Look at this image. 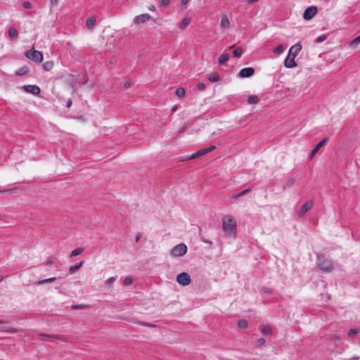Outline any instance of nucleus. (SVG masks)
I'll list each match as a JSON object with an SVG mask.
<instances>
[{"instance_id": "nucleus-23", "label": "nucleus", "mask_w": 360, "mask_h": 360, "mask_svg": "<svg viewBox=\"0 0 360 360\" xmlns=\"http://www.w3.org/2000/svg\"><path fill=\"white\" fill-rule=\"evenodd\" d=\"M247 101L249 104H255L259 101V98L257 96L252 95L248 96Z\"/></svg>"}, {"instance_id": "nucleus-56", "label": "nucleus", "mask_w": 360, "mask_h": 360, "mask_svg": "<svg viewBox=\"0 0 360 360\" xmlns=\"http://www.w3.org/2000/svg\"><path fill=\"white\" fill-rule=\"evenodd\" d=\"M176 108H177L176 105L173 106L172 108V112H175L176 110Z\"/></svg>"}, {"instance_id": "nucleus-21", "label": "nucleus", "mask_w": 360, "mask_h": 360, "mask_svg": "<svg viewBox=\"0 0 360 360\" xmlns=\"http://www.w3.org/2000/svg\"><path fill=\"white\" fill-rule=\"evenodd\" d=\"M18 31L14 27H10L8 30V35L12 39H16L18 37Z\"/></svg>"}, {"instance_id": "nucleus-19", "label": "nucleus", "mask_w": 360, "mask_h": 360, "mask_svg": "<svg viewBox=\"0 0 360 360\" xmlns=\"http://www.w3.org/2000/svg\"><path fill=\"white\" fill-rule=\"evenodd\" d=\"M56 278L55 277H52V278H46V279H43V280H40V281H37L36 282L34 283V285H41L45 283H53L56 281Z\"/></svg>"}, {"instance_id": "nucleus-54", "label": "nucleus", "mask_w": 360, "mask_h": 360, "mask_svg": "<svg viewBox=\"0 0 360 360\" xmlns=\"http://www.w3.org/2000/svg\"><path fill=\"white\" fill-rule=\"evenodd\" d=\"M143 325L144 326H151V327H153L154 325L151 324V323H142Z\"/></svg>"}, {"instance_id": "nucleus-14", "label": "nucleus", "mask_w": 360, "mask_h": 360, "mask_svg": "<svg viewBox=\"0 0 360 360\" xmlns=\"http://www.w3.org/2000/svg\"><path fill=\"white\" fill-rule=\"evenodd\" d=\"M205 154H206V150L204 148V149L198 150L195 153H193L191 156L187 158V160L195 159V158H197L200 156H202Z\"/></svg>"}, {"instance_id": "nucleus-20", "label": "nucleus", "mask_w": 360, "mask_h": 360, "mask_svg": "<svg viewBox=\"0 0 360 360\" xmlns=\"http://www.w3.org/2000/svg\"><path fill=\"white\" fill-rule=\"evenodd\" d=\"M54 63L52 60H48L43 63V68L45 71H49L53 69Z\"/></svg>"}, {"instance_id": "nucleus-11", "label": "nucleus", "mask_w": 360, "mask_h": 360, "mask_svg": "<svg viewBox=\"0 0 360 360\" xmlns=\"http://www.w3.org/2000/svg\"><path fill=\"white\" fill-rule=\"evenodd\" d=\"M151 18V16L148 13H144L141 15H139L135 17L134 19V24H140V23H144L146 21L149 20Z\"/></svg>"}, {"instance_id": "nucleus-42", "label": "nucleus", "mask_w": 360, "mask_h": 360, "mask_svg": "<svg viewBox=\"0 0 360 360\" xmlns=\"http://www.w3.org/2000/svg\"><path fill=\"white\" fill-rule=\"evenodd\" d=\"M22 6L25 8H30L32 6V4L29 1H24L22 4Z\"/></svg>"}, {"instance_id": "nucleus-15", "label": "nucleus", "mask_w": 360, "mask_h": 360, "mask_svg": "<svg viewBox=\"0 0 360 360\" xmlns=\"http://www.w3.org/2000/svg\"><path fill=\"white\" fill-rule=\"evenodd\" d=\"M230 56L227 53H224L221 54L219 57L218 62L219 65H222L229 60Z\"/></svg>"}, {"instance_id": "nucleus-33", "label": "nucleus", "mask_w": 360, "mask_h": 360, "mask_svg": "<svg viewBox=\"0 0 360 360\" xmlns=\"http://www.w3.org/2000/svg\"><path fill=\"white\" fill-rule=\"evenodd\" d=\"M262 331L264 334H270L271 333V328L269 326H264L262 327Z\"/></svg>"}, {"instance_id": "nucleus-12", "label": "nucleus", "mask_w": 360, "mask_h": 360, "mask_svg": "<svg viewBox=\"0 0 360 360\" xmlns=\"http://www.w3.org/2000/svg\"><path fill=\"white\" fill-rule=\"evenodd\" d=\"M328 141V138H324L322 139L311 151L310 158H312L314 155L320 150L321 147H323Z\"/></svg>"}, {"instance_id": "nucleus-40", "label": "nucleus", "mask_w": 360, "mask_h": 360, "mask_svg": "<svg viewBox=\"0 0 360 360\" xmlns=\"http://www.w3.org/2000/svg\"><path fill=\"white\" fill-rule=\"evenodd\" d=\"M170 4V0H161L160 2V6H167Z\"/></svg>"}, {"instance_id": "nucleus-53", "label": "nucleus", "mask_w": 360, "mask_h": 360, "mask_svg": "<svg viewBox=\"0 0 360 360\" xmlns=\"http://www.w3.org/2000/svg\"><path fill=\"white\" fill-rule=\"evenodd\" d=\"M188 2V0H181V4L184 5H186Z\"/></svg>"}, {"instance_id": "nucleus-47", "label": "nucleus", "mask_w": 360, "mask_h": 360, "mask_svg": "<svg viewBox=\"0 0 360 360\" xmlns=\"http://www.w3.org/2000/svg\"><path fill=\"white\" fill-rule=\"evenodd\" d=\"M84 307L82 305H73L72 308L77 309H82Z\"/></svg>"}, {"instance_id": "nucleus-16", "label": "nucleus", "mask_w": 360, "mask_h": 360, "mask_svg": "<svg viewBox=\"0 0 360 360\" xmlns=\"http://www.w3.org/2000/svg\"><path fill=\"white\" fill-rule=\"evenodd\" d=\"M191 23L190 18H184L179 24V27L181 30L185 29Z\"/></svg>"}, {"instance_id": "nucleus-26", "label": "nucleus", "mask_w": 360, "mask_h": 360, "mask_svg": "<svg viewBox=\"0 0 360 360\" xmlns=\"http://www.w3.org/2000/svg\"><path fill=\"white\" fill-rule=\"evenodd\" d=\"M84 264V261L80 262L78 264L72 265L70 267L69 271L73 273L75 271L78 270Z\"/></svg>"}, {"instance_id": "nucleus-36", "label": "nucleus", "mask_w": 360, "mask_h": 360, "mask_svg": "<svg viewBox=\"0 0 360 360\" xmlns=\"http://www.w3.org/2000/svg\"><path fill=\"white\" fill-rule=\"evenodd\" d=\"M359 333V329H356V328H352V329H350L349 331H348V335L349 336H353L357 333Z\"/></svg>"}, {"instance_id": "nucleus-28", "label": "nucleus", "mask_w": 360, "mask_h": 360, "mask_svg": "<svg viewBox=\"0 0 360 360\" xmlns=\"http://www.w3.org/2000/svg\"><path fill=\"white\" fill-rule=\"evenodd\" d=\"M243 53V50L241 47H238L233 50V56L234 57L238 58L241 56Z\"/></svg>"}, {"instance_id": "nucleus-1", "label": "nucleus", "mask_w": 360, "mask_h": 360, "mask_svg": "<svg viewBox=\"0 0 360 360\" xmlns=\"http://www.w3.org/2000/svg\"><path fill=\"white\" fill-rule=\"evenodd\" d=\"M222 228L228 236L235 237L237 232L236 220L230 215L224 217L222 219Z\"/></svg>"}, {"instance_id": "nucleus-34", "label": "nucleus", "mask_w": 360, "mask_h": 360, "mask_svg": "<svg viewBox=\"0 0 360 360\" xmlns=\"http://www.w3.org/2000/svg\"><path fill=\"white\" fill-rule=\"evenodd\" d=\"M283 50H284V49H283V46L279 45L274 48V52L276 54H280L283 52Z\"/></svg>"}, {"instance_id": "nucleus-51", "label": "nucleus", "mask_w": 360, "mask_h": 360, "mask_svg": "<svg viewBox=\"0 0 360 360\" xmlns=\"http://www.w3.org/2000/svg\"><path fill=\"white\" fill-rule=\"evenodd\" d=\"M259 0H248V3L249 4H253L255 2H257Z\"/></svg>"}, {"instance_id": "nucleus-17", "label": "nucleus", "mask_w": 360, "mask_h": 360, "mask_svg": "<svg viewBox=\"0 0 360 360\" xmlns=\"http://www.w3.org/2000/svg\"><path fill=\"white\" fill-rule=\"evenodd\" d=\"M29 71V68L27 65H24L22 68L15 70V74L18 76L25 75Z\"/></svg>"}, {"instance_id": "nucleus-9", "label": "nucleus", "mask_w": 360, "mask_h": 360, "mask_svg": "<svg viewBox=\"0 0 360 360\" xmlns=\"http://www.w3.org/2000/svg\"><path fill=\"white\" fill-rule=\"evenodd\" d=\"M22 89L26 93L31 94L34 96L39 95L41 92L40 88L37 85H24Z\"/></svg>"}, {"instance_id": "nucleus-25", "label": "nucleus", "mask_w": 360, "mask_h": 360, "mask_svg": "<svg viewBox=\"0 0 360 360\" xmlns=\"http://www.w3.org/2000/svg\"><path fill=\"white\" fill-rule=\"evenodd\" d=\"M250 191H251L250 188L245 189L240 193L233 194L231 198H238L243 196V195H245L246 193H249Z\"/></svg>"}, {"instance_id": "nucleus-22", "label": "nucleus", "mask_w": 360, "mask_h": 360, "mask_svg": "<svg viewBox=\"0 0 360 360\" xmlns=\"http://www.w3.org/2000/svg\"><path fill=\"white\" fill-rule=\"evenodd\" d=\"M96 19L94 17L88 18L86 21V25L89 28H92L96 24Z\"/></svg>"}, {"instance_id": "nucleus-30", "label": "nucleus", "mask_w": 360, "mask_h": 360, "mask_svg": "<svg viewBox=\"0 0 360 360\" xmlns=\"http://www.w3.org/2000/svg\"><path fill=\"white\" fill-rule=\"evenodd\" d=\"M0 330L1 331H5V332H11V333L15 332V329L9 328L8 326H1L0 327Z\"/></svg>"}, {"instance_id": "nucleus-2", "label": "nucleus", "mask_w": 360, "mask_h": 360, "mask_svg": "<svg viewBox=\"0 0 360 360\" xmlns=\"http://www.w3.org/2000/svg\"><path fill=\"white\" fill-rule=\"evenodd\" d=\"M302 49V46L297 44L291 46L288 51V56L284 60V66L287 68H293L297 66L295 58Z\"/></svg>"}, {"instance_id": "nucleus-46", "label": "nucleus", "mask_w": 360, "mask_h": 360, "mask_svg": "<svg viewBox=\"0 0 360 360\" xmlns=\"http://www.w3.org/2000/svg\"><path fill=\"white\" fill-rule=\"evenodd\" d=\"M58 0H50V4L51 6H55L58 4Z\"/></svg>"}, {"instance_id": "nucleus-41", "label": "nucleus", "mask_w": 360, "mask_h": 360, "mask_svg": "<svg viewBox=\"0 0 360 360\" xmlns=\"http://www.w3.org/2000/svg\"><path fill=\"white\" fill-rule=\"evenodd\" d=\"M115 281V277H110L105 281V284L108 285H111Z\"/></svg>"}, {"instance_id": "nucleus-58", "label": "nucleus", "mask_w": 360, "mask_h": 360, "mask_svg": "<svg viewBox=\"0 0 360 360\" xmlns=\"http://www.w3.org/2000/svg\"><path fill=\"white\" fill-rule=\"evenodd\" d=\"M3 279H4V276H0V282H1V281H3Z\"/></svg>"}, {"instance_id": "nucleus-3", "label": "nucleus", "mask_w": 360, "mask_h": 360, "mask_svg": "<svg viewBox=\"0 0 360 360\" xmlns=\"http://www.w3.org/2000/svg\"><path fill=\"white\" fill-rule=\"evenodd\" d=\"M317 264L319 268L325 272H330L334 269V264L330 259L325 258L323 256H318Z\"/></svg>"}, {"instance_id": "nucleus-48", "label": "nucleus", "mask_w": 360, "mask_h": 360, "mask_svg": "<svg viewBox=\"0 0 360 360\" xmlns=\"http://www.w3.org/2000/svg\"><path fill=\"white\" fill-rule=\"evenodd\" d=\"M8 191H0V193L2 195V197H4L6 194H8Z\"/></svg>"}, {"instance_id": "nucleus-8", "label": "nucleus", "mask_w": 360, "mask_h": 360, "mask_svg": "<svg viewBox=\"0 0 360 360\" xmlns=\"http://www.w3.org/2000/svg\"><path fill=\"white\" fill-rule=\"evenodd\" d=\"M313 201L308 200L307 201L302 207L297 212V214L299 217H303L305 213H307L309 210L313 207Z\"/></svg>"}, {"instance_id": "nucleus-24", "label": "nucleus", "mask_w": 360, "mask_h": 360, "mask_svg": "<svg viewBox=\"0 0 360 360\" xmlns=\"http://www.w3.org/2000/svg\"><path fill=\"white\" fill-rule=\"evenodd\" d=\"M175 94L177 96L182 98L185 96L186 91H185L184 88L179 87L176 89Z\"/></svg>"}, {"instance_id": "nucleus-43", "label": "nucleus", "mask_w": 360, "mask_h": 360, "mask_svg": "<svg viewBox=\"0 0 360 360\" xmlns=\"http://www.w3.org/2000/svg\"><path fill=\"white\" fill-rule=\"evenodd\" d=\"M200 238H201V240H202V241L203 243H207V244H208L210 245H212V242L208 240H207V239H205L202 236H200Z\"/></svg>"}, {"instance_id": "nucleus-60", "label": "nucleus", "mask_w": 360, "mask_h": 360, "mask_svg": "<svg viewBox=\"0 0 360 360\" xmlns=\"http://www.w3.org/2000/svg\"><path fill=\"white\" fill-rule=\"evenodd\" d=\"M2 323V321L0 320V323Z\"/></svg>"}, {"instance_id": "nucleus-6", "label": "nucleus", "mask_w": 360, "mask_h": 360, "mask_svg": "<svg viewBox=\"0 0 360 360\" xmlns=\"http://www.w3.org/2000/svg\"><path fill=\"white\" fill-rule=\"evenodd\" d=\"M176 282L183 286L188 285L191 282V276L188 273L182 272L177 275Z\"/></svg>"}, {"instance_id": "nucleus-7", "label": "nucleus", "mask_w": 360, "mask_h": 360, "mask_svg": "<svg viewBox=\"0 0 360 360\" xmlns=\"http://www.w3.org/2000/svg\"><path fill=\"white\" fill-rule=\"evenodd\" d=\"M318 9L316 6H311L308 7L303 13V18L306 20H309L314 18L316 14Z\"/></svg>"}, {"instance_id": "nucleus-35", "label": "nucleus", "mask_w": 360, "mask_h": 360, "mask_svg": "<svg viewBox=\"0 0 360 360\" xmlns=\"http://www.w3.org/2000/svg\"><path fill=\"white\" fill-rule=\"evenodd\" d=\"M133 283V278L131 277H127L124 280L123 284L124 285H131Z\"/></svg>"}, {"instance_id": "nucleus-29", "label": "nucleus", "mask_w": 360, "mask_h": 360, "mask_svg": "<svg viewBox=\"0 0 360 360\" xmlns=\"http://www.w3.org/2000/svg\"><path fill=\"white\" fill-rule=\"evenodd\" d=\"M238 326L240 328H245L248 327V322L244 319L239 320L238 322Z\"/></svg>"}, {"instance_id": "nucleus-31", "label": "nucleus", "mask_w": 360, "mask_h": 360, "mask_svg": "<svg viewBox=\"0 0 360 360\" xmlns=\"http://www.w3.org/2000/svg\"><path fill=\"white\" fill-rule=\"evenodd\" d=\"M295 183V179L292 178L288 179L283 185L284 188H289Z\"/></svg>"}, {"instance_id": "nucleus-37", "label": "nucleus", "mask_w": 360, "mask_h": 360, "mask_svg": "<svg viewBox=\"0 0 360 360\" xmlns=\"http://www.w3.org/2000/svg\"><path fill=\"white\" fill-rule=\"evenodd\" d=\"M196 87L199 91H203L204 89H205L206 85L202 82H199L197 84Z\"/></svg>"}, {"instance_id": "nucleus-18", "label": "nucleus", "mask_w": 360, "mask_h": 360, "mask_svg": "<svg viewBox=\"0 0 360 360\" xmlns=\"http://www.w3.org/2000/svg\"><path fill=\"white\" fill-rule=\"evenodd\" d=\"M208 79L211 82H216L220 80V76L217 72H212L209 75Z\"/></svg>"}, {"instance_id": "nucleus-50", "label": "nucleus", "mask_w": 360, "mask_h": 360, "mask_svg": "<svg viewBox=\"0 0 360 360\" xmlns=\"http://www.w3.org/2000/svg\"><path fill=\"white\" fill-rule=\"evenodd\" d=\"M141 237V235L140 233H138L136 236V238H135L136 239V242H138L140 240Z\"/></svg>"}, {"instance_id": "nucleus-49", "label": "nucleus", "mask_w": 360, "mask_h": 360, "mask_svg": "<svg viewBox=\"0 0 360 360\" xmlns=\"http://www.w3.org/2000/svg\"><path fill=\"white\" fill-rule=\"evenodd\" d=\"M148 9L151 11H155V6L154 5H150L149 7H148Z\"/></svg>"}, {"instance_id": "nucleus-32", "label": "nucleus", "mask_w": 360, "mask_h": 360, "mask_svg": "<svg viewBox=\"0 0 360 360\" xmlns=\"http://www.w3.org/2000/svg\"><path fill=\"white\" fill-rule=\"evenodd\" d=\"M359 44H360V35L352 41V42L350 43V46L352 47H355Z\"/></svg>"}, {"instance_id": "nucleus-52", "label": "nucleus", "mask_w": 360, "mask_h": 360, "mask_svg": "<svg viewBox=\"0 0 360 360\" xmlns=\"http://www.w3.org/2000/svg\"><path fill=\"white\" fill-rule=\"evenodd\" d=\"M72 105V101L71 99H69L68 101V103H67V107H70Z\"/></svg>"}, {"instance_id": "nucleus-27", "label": "nucleus", "mask_w": 360, "mask_h": 360, "mask_svg": "<svg viewBox=\"0 0 360 360\" xmlns=\"http://www.w3.org/2000/svg\"><path fill=\"white\" fill-rule=\"evenodd\" d=\"M84 251V248H76L72 252H71V257H76L80 254H82Z\"/></svg>"}, {"instance_id": "nucleus-45", "label": "nucleus", "mask_w": 360, "mask_h": 360, "mask_svg": "<svg viewBox=\"0 0 360 360\" xmlns=\"http://www.w3.org/2000/svg\"><path fill=\"white\" fill-rule=\"evenodd\" d=\"M326 36L322 35V36H320V37L317 39V41H318L319 42H322V41H323L326 39Z\"/></svg>"}, {"instance_id": "nucleus-44", "label": "nucleus", "mask_w": 360, "mask_h": 360, "mask_svg": "<svg viewBox=\"0 0 360 360\" xmlns=\"http://www.w3.org/2000/svg\"><path fill=\"white\" fill-rule=\"evenodd\" d=\"M215 148H216V146H212L207 148H205V150H206V154L209 152L214 150Z\"/></svg>"}, {"instance_id": "nucleus-13", "label": "nucleus", "mask_w": 360, "mask_h": 360, "mask_svg": "<svg viewBox=\"0 0 360 360\" xmlns=\"http://www.w3.org/2000/svg\"><path fill=\"white\" fill-rule=\"evenodd\" d=\"M230 20L226 15H222L221 22H220V27L222 30H226L230 26Z\"/></svg>"}, {"instance_id": "nucleus-38", "label": "nucleus", "mask_w": 360, "mask_h": 360, "mask_svg": "<svg viewBox=\"0 0 360 360\" xmlns=\"http://www.w3.org/2000/svg\"><path fill=\"white\" fill-rule=\"evenodd\" d=\"M54 262V258L53 257H49L46 259L45 263L47 266H51Z\"/></svg>"}, {"instance_id": "nucleus-55", "label": "nucleus", "mask_w": 360, "mask_h": 360, "mask_svg": "<svg viewBox=\"0 0 360 360\" xmlns=\"http://www.w3.org/2000/svg\"><path fill=\"white\" fill-rule=\"evenodd\" d=\"M333 340H339L340 339V337L337 335H334L333 337Z\"/></svg>"}, {"instance_id": "nucleus-57", "label": "nucleus", "mask_w": 360, "mask_h": 360, "mask_svg": "<svg viewBox=\"0 0 360 360\" xmlns=\"http://www.w3.org/2000/svg\"><path fill=\"white\" fill-rule=\"evenodd\" d=\"M359 359V357H353L352 359H350V360H358Z\"/></svg>"}, {"instance_id": "nucleus-39", "label": "nucleus", "mask_w": 360, "mask_h": 360, "mask_svg": "<svg viewBox=\"0 0 360 360\" xmlns=\"http://www.w3.org/2000/svg\"><path fill=\"white\" fill-rule=\"evenodd\" d=\"M266 342V340L264 338H259L257 340V345L258 347H262L263 345H264Z\"/></svg>"}, {"instance_id": "nucleus-5", "label": "nucleus", "mask_w": 360, "mask_h": 360, "mask_svg": "<svg viewBox=\"0 0 360 360\" xmlns=\"http://www.w3.org/2000/svg\"><path fill=\"white\" fill-rule=\"evenodd\" d=\"M187 252V246L184 243H180L174 246L170 252L172 257H182Z\"/></svg>"}, {"instance_id": "nucleus-59", "label": "nucleus", "mask_w": 360, "mask_h": 360, "mask_svg": "<svg viewBox=\"0 0 360 360\" xmlns=\"http://www.w3.org/2000/svg\"><path fill=\"white\" fill-rule=\"evenodd\" d=\"M128 86H129V84H125V88H127Z\"/></svg>"}, {"instance_id": "nucleus-4", "label": "nucleus", "mask_w": 360, "mask_h": 360, "mask_svg": "<svg viewBox=\"0 0 360 360\" xmlns=\"http://www.w3.org/2000/svg\"><path fill=\"white\" fill-rule=\"evenodd\" d=\"M25 56L34 62L41 63L43 60V53L41 51H36L32 46V49L27 51L25 53Z\"/></svg>"}, {"instance_id": "nucleus-10", "label": "nucleus", "mask_w": 360, "mask_h": 360, "mask_svg": "<svg viewBox=\"0 0 360 360\" xmlns=\"http://www.w3.org/2000/svg\"><path fill=\"white\" fill-rule=\"evenodd\" d=\"M254 73L255 69L253 68H244L240 70L238 75L241 78H246L252 76Z\"/></svg>"}]
</instances>
